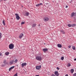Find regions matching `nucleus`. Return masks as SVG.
<instances>
[{
    "instance_id": "c85d7f7f",
    "label": "nucleus",
    "mask_w": 76,
    "mask_h": 76,
    "mask_svg": "<svg viewBox=\"0 0 76 76\" xmlns=\"http://www.w3.org/2000/svg\"><path fill=\"white\" fill-rule=\"evenodd\" d=\"M36 59L37 60H38V56H37L36 58Z\"/></svg>"
},
{
    "instance_id": "4be33fe9",
    "label": "nucleus",
    "mask_w": 76,
    "mask_h": 76,
    "mask_svg": "<svg viewBox=\"0 0 76 76\" xmlns=\"http://www.w3.org/2000/svg\"><path fill=\"white\" fill-rule=\"evenodd\" d=\"M70 66H71V64H70L69 63L68 64H67L68 67H70Z\"/></svg>"
},
{
    "instance_id": "7ed1b4c3",
    "label": "nucleus",
    "mask_w": 76,
    "mask_h": 76,
    "mask_svg": "<svg viewBox=\"0 0 76 76\" xmlns=\"http://www.w3.org/2000/svg\"><path fill=\"white\" fill-rule=\"evenodd\" d=\"M15 16H16V18L17 20H19L20 19V17L19 16V15L16 13L15 14Z\"/></svg>"
},
{
    "instance_id": "c756f323",
    "label": "nucleus",
    "mask_w": 76,
    "mask_h": 76,
    "mask_svg": "<svg viewBox=\"0 0 76 76\" xmlns=\"http://www.w3.org/2000/svg\"><path fill=\"white\" fill-rule=\"evenodd\" d=\"M1 38V33H0V39Z\"/></svg>"
},
{
    "instance_id": "f03ea898",
    "label": "nucleus",
    "mask_w": 76,
    "mask_h": 76,
    "mask_svg": "<svg viewBox=\"0 0 76 76\" xmlns=\"http://www.w3.org/2000/svg\"><path fill=\"white\" fill-rule=\"evenodd\" d=\"M43 60V57L41 56V54H40L39 56H38L39 61H41Z\"/></svg>"
},
{
    "instance_id": "de8ad7c7",
    "label": "nucleus",
    "mask_w": 76,
    "mask_h": 76,
    "mask_svg": "<svg viewBox=\"0 0 76 76\" xmlns=\"http://www.w3.org/2000/svg\"><path fill=\"white\" fill-rule=\"evenodd\" d=\"M44 44H45V43H44Z\"/></svg>"
},
{
    "instance_id": "1a4fd4ad",
    "label": "nucleus",
    "mask_w": 76,
    "mask_h": 76,
    "mask_svg": "<svg viewBox=\"0 0 76 76\" xmlns=\"http://www.w3.org/2000/svg\"><path fill=\"white\" fill-rule=\"evenodd\" d=\"M42 50L43 51H44V53H45L46 51H48V49L46 48H44Z\"/></svg>"
},
{
    "instance_id": "4c0bfd02",
    "label": "nucleus",
    "mask_w": 76,
    "mask_h": 76,
    "mask_svg": "<svg viewBox=\"0 0 76 76\" xmlns=\"http://www.w3.org/2000/svg\"><path fill=\"white\" fill-rule=\"evenodd\" d=\"M1 66H2V67H4V65H2Z\"/></svg>"
},
{
    "instance_id": "6e6552de",
    "label": "nucleus",
    "mask_w": 76,
    "mask_h": 76,
    "mask_svg": "<svg viewBox=\"0 0 76 76\" xmlns=\"http://www.w3.org/2000/svg\"><path fill=\"white\" fill-rule=\"evenodd\" d=\"M13 63H14V60H12L11 61H10V63H9V64L10 65H12V64H13Z\"/></svg>"
},
{
    "instance_id": "2f4dec72",
    "label": "nucleus",
    "mask_w": 76,
    "mask_h": 76,
    "mask_svg": "<svg viewBox=\"0 0 76 76\" xmlns=\"http://www.w3.org/2000/svg\"><path fill=\"white\" fill-rule=\"evenodd\" d=\"M25 23L24 22H22L21 23V25H23V24H24Z\"/></svg>"
},
{
    "instance_id": "20e7f679",
    "label": "nucleus",
    "mask_w": 76,
    "mask_h": 76,
    "mask_svg": "<svg viewBox=\"0 0 76 76\" xmlns=\"http://www.w3.org/2000/svg\"><path fill=\"white\" fill-rule=\"evenodd\" d=\"M43 20L45 22H47V21H48L49 18L47 17H45L43 19Z\"/></svg>"
},
{
    "instance_id": "a878e982",
    "label": "nucleus",
    "mask_w": 76,
    "mask_h": 76,
    "mask_svg": "<svg viewBox=\"0 0 76 76\" xmlns=\"http://www.w3.org/2000/svg\"><path fill=\"white\" fill-rule=\"evenodd\" d=\"M18 61V60L17 59H15V60L14 61V63H15Z\"/></svg>"
},
{
    "instance_id": "b1692460",
    "label": "nucleus",
    "mask_w": 76,
    "mask_h": 76,
    "mask_svg": "<svg viewBox=\"0 0 76 76\" xmlns=\"http://www.w3.org/2000/svg\"><path fill=\"white\" fill-rule=\"evenodd\" d=\"M68 26L69 27H71V26H72V25L70 24H68Z\"/></svg>"
},
{
    "instance_id": "a19ab883",
    "label": "nucleus",
    "mask_w": 76,
    "mask_h": 76,
    "mask_svg": "<svg viewBox=\"0 0 76 76\" xmlns=\"http://www.w3.org/2000/svg\"><path fill=\"white\" fill-rule=\"evenodd\" d=\"M74 61H76V58H75V59H74Z\"/></svg>"
},
{
    "instance_id": "ea45409f",
    "label": "nucleus",
    "mask_w": 76,
    "mask_h": 76,
    "mask_svg": "<svg viewBox=\"0 0 76 76\" xmlns=\"http://www.w3.org/2000/svg\"><path fill=\"white\" fill-rule=\"evenodd\" d=\"M68 7V6H66V8H67Z\"/></svg>"
},
{
    "instance_id": "412c9836",
    "label": "nucleus",
    "mask_w": 76,
    "mask_h": 76,
    "mask_svg": "<svg viewBox=\"0 0 76 76\" xmlns=\"http://www.w3.org/2000/svg\"><path fill=\"white\" fill-rule=\"evenodd\" d=\"M9 52H7L5 53V54L6 55V56L9 55Z\"/></svg>"
},
{
    "instance_id": "6ab92c4d",
    "label": "nucleus",
    "mask_w": 76,
    "mask_h": 76,
    "mask_svg": "<svg viewBox=\"0 0 76 76\" xmlns=\"http://www.w3.org/2000/svg\"><path fill=\"white\" fill-rule=\"evenodd\" d=\"M71 72L72 73H73L74 72V69H72L71 70Z\"/></svg>"
},
{
    "instance_id": "0eeeda50",
    "label": "nucleus",
    "mask_w": 76,
    "mask_h": 76,
    "mask_svg": "<svg viewBox=\"0 0 76 76\" xmlns=\"http://www.w3.org/2000/svg\"><path fill=\"white\" fill-rule=\"evenodd\" d=\"M23 34H22V33L19 36V38H20V39H21V38H22V37H23Z\"/></svg>"
},
{
    "instance_id": "58836bf2",
    "label": "nucleus",
    "mask_w": 76,
    "mask_h": 76,
    "mask_svg": "<svg viewBox=\"0 0 76 76\" xmlns=\"http://www.w3.org/2000/svg\"><path fill=\"white\" fill-rule=\"evenodd\" d=\"M2 54V53H0V56H1Z\"/></svg>"
},
{
    "instance_id": "9d476101",
    "label": "nucleus",
    "mask_w": 76,
    "mask_h": 76,
    "mask_svg": "<svg viewBox=\"0 0 76 76\" xmlns=\"http://www.w3.org/2000/svg\"><path fill=\"white\" fill-rule=\"evenodd\" d=\"M14 67H15L14 66H12L9 69V71H10V70H12V69H13L14 68Z\"/></svg>"
},
{
    "instance_id": "aec40b11",
    "label": "nucleus",
    "mask_w": 76,
    "mask_h": 76,
    "mask_svg": "<svg viewBox=\"0 0 76 76\" xmlns=\"http://www.w3.org/2000/svg\"><path fill=\"white\" fill-rule=\"evenodd\" d=\"M41 68V65H40L38 66V70H39Z\"/></svg>"
},
{
    "instance_id": "5701e85b",
    "label": "nucleus",
    "mask_w": 76,
    "mask_h": 76,
    "mask_svg": "<svg viewBox=\"0 0 76 76\" xmlns=\"http://www.w3.org/2000/svg\"><path fill=\"white\" fill-rule=\"evenodd\" d=\"M3 23L4 24V25H5V22H4V20H3Z\"/></svg>"
},
{
    "instance_id": "a18cd8bd",
    "label": "nucleus",
    "mask_w": 76,
    "mask_h": 76,
    "mask_svg": "<svg viewBox=\"0 0 76 76\" xmlns=\"http://www.w3.org/2000/svg\"><path fill=\"white\" fill-rule=\"evenodd\" d=\"M35 76H38V75H36Z\"/></svg>"
},
{
    "instance_id": "cd10ccee",
    "label": "nucleus",
    "mask_w": 76,
    "mask_h": 76,
    "mask_svg": "<svg viewBox=\"0 0 76 76\" xmlns=\"http://www.w3.org/2000/svg\"><path fill=\"white\" fill-rule=\"evenodd\" d=\"M42 3H40V4H38V6H41V5H42Z\"/></svg>"
},
{
    "instance_id": "09e8293b",
    "label": "nucleus",
    "mask_w": 76,
    "mask_h": 76,
    "mask_svg": "<svg viewBox=\"0 0 76 76\" xmlns=\"http://www.w3.org/2000/svg\"><path fill=\"white\" fill-rule=\"evenodd\" d=\"M38 76H39V75Z\"/></svg>"
},
{
    "instance_id": "423d86ee",
    "label": "nucleus",
    "mask_w": 76,
    "mask_h": 76,
    "mask_svg": "<svg viewBox=\"0 0 76 76\" xmlns=\"http://www.w3.org/2000/svg\"><path fill=\"white\" fill-rule=\"evenodd\" d=\"M54 75L56 76H59V74L58 73V71H55L54 72Z\"/></svg>"
},
{
    "instance_id": "f704fd0d",
    "label": "nucleus",
    "mask_w": 76,
    "mask_h": 76,
    "mask_svg": "<svg viewBox=\"0 0 76 76\" xmlns=\"http://www.w3.org/2000/svg\"><path fill=\"white\" fill-rule=\"evenodd\" d=\"M57 69H58V70H60V68L58 67H57L56 68Z\"/></svg>"
},
{
    "instance_id": "49530a36",
    "label": "nucleus",
    "mask_w": 76,
    "mask_h": 76,
    "mask_svg": "<svg viewBox=\"0 0 76 76\" xmlns=\"http://www.w3.org/2000/svg\"><path fill=\"white\" fill-rule=\"evenodd\" d=\"M4 0V1H6V0Z\"/></svg>"
},
{
    "instance_id": "72a5a7b5",
    "label": "nucleus",
    "mask_w": 76,
    "mask_h": 76,
    "mask_svg": "<svg viewBox=\"0 0 76 76\" xmlns=\"http://www.w3.org/2000/svg\"><path fill=\"white\" fill-rule=\"evenodd\" d=\"M73 76H76V73L73 74Z\"/></svg>"
},
{
    "instance_id": "f3484780",
    "label": "nucleus",
    "mask_w": 76,
    "mask_h": 76,
    "mask_svg": "<svg viewBox=\"0 0 76 76\" xmlns=\"http://www.w3.org/2000/svg\"><path fill=\"white\" fill-rule=\"evenodd\" d=\"M72 48L73 50H75L76 49V48H75V46H72Z\"/></svg>"
},
{
    "instance_id": "c9c22d12",
    "label": "nucleus",
    "mask_w": 76,
    "mask_h": 76,
    "mask_svg": "<svg viewBox=\"0 0 76 76\" xmlns=\"http://www.w3.org/2000/svg\"><path fill=\"white\" fill-rule=\"evenodd\" d=\"M68 48H71V46H70V45H69V46H68Z\"/></svg>"
},
{
    "instance_id": "dca6fc26",
    "label": "nucleus",
    "mask_w": 76,
    "mask_h": 76,
    "mask_svg": "<svg viewBox=\"0 0 76 76\" xmlns=\"http://www.w3.org/2000/svg\"><path fill=\"white\" fill-rule=\"evenodd\" d=\"M61 32L63 34H65V32L63 30H61Z\"/></svg>"
},
{
    "instance_id": "ddd939ff",
    "label": "nucleus",
    "mask_w": 76,
    "mask_h": 76,
    "mask_svg": "<svg viewBox=\"0 0 76 76\" xmlns=\"http://www.w3.org/2000/svg\"><path fill=\"white\" fill-rule=\"evenodd\" d=\"M29 14L28 12H26L25 15L26 16H29Z\"/></svg>"
},
{
    "instance_id": "39448f33",
    "label": "nucleus",
    "mask_w": 76,
    "mask_h": 76,
    "mask_svg": "<svg viewBox=\"0 0 76 76\" xmlns=\"http://www.w3.org/2000/svg\"><path fill=\"white\" fill-rule=\"evenodd\" d=\"M27 64L26 63H23L21 64V67H24V66H26Z\"/></svg>"
},
{
    "instance_id": "473e14b6",
    "label": "nucleus",
    "mask_w": 76,
    "mask_h": 76,
    "mask_svg": "<svg viewBox=\"0 0 76 76\" xmlns=\"http://www.w3.org/2000/svg\"><path fill=\"white\" fill-rule=\"evenodd\" d=\"M6 61L5 60V61H4V63L5 64L6 63Z\"/></svg>"
},
{
    "instance_id": "79ce46f5",
    "label": "nucleus",
    "mask_w": 76,
    "mask_h": 76,
    "mask_svg": "<svg viewBox=\"0 0 76 76\" xmlns=\"http://www.w3.org/2000/svg\"><path fill=\"white\" fill-rule=\"evenodd\" d=\"M36 6H37V7L38 6V4L36 5Z\"/></svg>"
},
{
    "instance_id": "37998d69",
    "label": "nucleus",
    "mask_w": 76,
    "mask_h": 76,
    "mask_svg": "<svg viewBox=\"0 0 76 76\" xmlns=\"http://www.w3.org/2000/svg\"><path fill=\"white\" fill-rule=\"evenodd\" d=\"M65 76H68V75L66 74V75H65Z\"/></svg>"
},
{
    "instance_id": "bb28decb",
    "label": "nucleus",
    "mask_w": 76,
    "mask_h": 76,
    "mask_svg": "<svg viewBox=\"0 0 76 76\" xmlns=\"http://www.w3.org/2000/svg\"><path fill=\"white\" fill-rule=\"evenodd\" d=\"M36 69L37 70H38V66H37L36 67Z\"/></svg>"
},
{
    "instance_id": "f8f14e48",
    "label": "nucleus",
    "mask_w": 76,
    "mask_h": 76,
    "mask_svg": "<svg viewBox=\"0 0 76 76\" xmlns=\"http://www.w3.org/2000/svg\"><path fill=\"white\" fill-rule=\"evenodd\" d=\"M36 23L33 24L32 25V28H35V27L36 26Z\"/></svg>"
},
{
    "instance_id": "9b49d317",
    "label": "nucleus",
    "mask_w": 76,
    "mask_h": 76,
    "mask_svg": "<svg viewBox=\"0 0 76 76\" xmlns=\"http://www.w3.org/2000/svg\"><path fill=\"white\" fill-rule=\"evenodd\" d=\"M57 46L58 47H59V48H61V47H62V46L60 44H58Z\"/></svg>"
},
{
    "instance_id": "393cba45",
    "label": "nucleus",
    "mask_w": 76,
    "mask_h": 76,
    "mask_svg": "<svg viewBox=\"0 0 76 76\" xmlns=\"http://www.w3.org/2000/svg\"><path fill=\"white\" fill-rule=\"evenodd\" d=\"M61 60H64V57H61Z\"/></svg>"
},
{
    "instance_id": "4468645a",
    "label": "nucleus",
    "mask_w": 76,
    "mask_h": 76,
    "mask_svg": "<svg viewBox=\"0 0 76 76\" xmlns=\"http://www.w3.org/2000/svg\"><path fill=\"white\" fill-rule=\"evenodd\" d=\"M39 31H41V25H40V24H39Z\"/></svg>"
},
{
    "instance_id": "7c9ffc66",
    "label": "nucleus",
    "mask_w": 76,
    "mask_h": 76,
    "mask_svg": "<svg viewBox=\"0 0 76 76\" xmlns=\"http://www.w3.org/2000/svg\"><path fill=\"white\" fill-rule=\"evenodd\" d=\"M14 76H18V73H16L15 75H14Z\"/></svg>"
},
{
    "instance_id": "c03bdc74",
    "label": "nucleus",
    "mask_w": 76,
    "mask_h": 76,
    "mask_svg": "<svg viewBox=\"0 0 76 76\" xmlns=\"http://www.w3.org/2000/svg\"><path fill=\"white\" fill-rule=\"evenodd\" d=\"M46 4H48V3H47Z\"/></svg>"
},
{
    "instance_id": "2eb2a0df",
    "label": "nucleus",
    "mask_w": 76,
    "mask_h": 76,
    "mask_svg": "<svg viewBox=\"0 0 76 76\" xmlns=\"http://www.w3.org/2000/svg\"><path fill=\"white\" fill-rule=\"evenodd\" d=\"M76 26V24H72L71 25V26L72 27H75Z\"/></svg>"
},
{
    "instance_id": "e433bc0d",
    "label": "nucleus",
    "mask_w": 76,
    "mask_h": 76,
    "mask_svg": "<svg viewBox=\"0 0 76 76\" xmlns=\"http://www.w3.org/2000/svg\"><path fill=\"white\" fill-rule=\"evenodd\" d=\"M51 76H55V75H54V74H53Z\"/></svg>"
},
{
    "instance_id": "f257e3e1",
    "label": "nucleus",
    "mask_w": 76,
    "mask_h": 76,
    "mask_svg": "<svg viewBox=\"0 0 76 76\" xmlns=\"http://www.w3.org/2000/svg\"><path fill=\"white\" fill-rule=\"evenodd\" d=\"M14 48V45L13 44H11L9 45V48L11 50H12Z\"/></svg>"
},
{
    "instance_id": "a211bd4d",
    "label": "nucleus",
    "mask_w": 76,
    "mask_h": 76,
    "mask_svg": "<svg viewBox=\"0 0 76 76\" xmlns=\"http://www.w3.org/2000/svg\"><path fill=\"white\" fill-rule=\"evenodd\" d=\"M75 16V13H74V12H73L72 13L71 15V16L72 17H73V16Z\"/></svg>"
}]
</instances>
